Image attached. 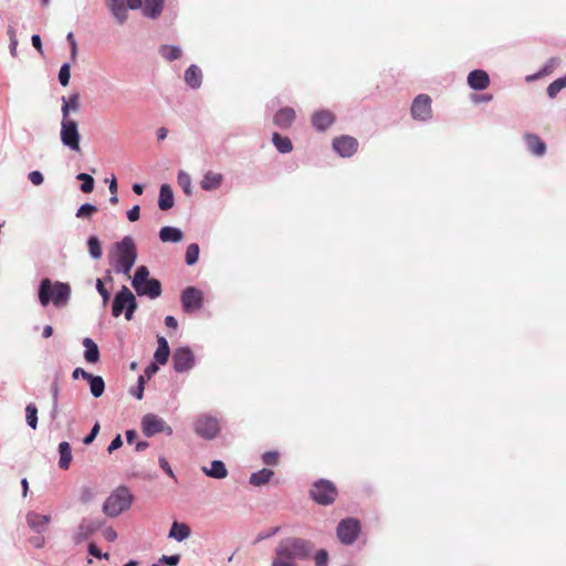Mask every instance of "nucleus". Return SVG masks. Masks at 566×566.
I'll return each mask as SVG.
<instances>
[{
    "label": "nucleus",
    "instance_id": "nucleus-19",
    "mask_svg": "<svg viewBox=\"0 0 566 566\" xmlns=\"http://www.w3.org/2000/svg\"><path fill=\"white\" fill-rule=\"evenodd\" d=\"M107 4L118 23L123 24L127 20L126 0H107Z\"/></svg>",
    "mask_w": 566,
    "mask_h": 566
},
{
    "label": "nucleus",
    "instance_id": "nucleus-49",
    "mask_svg": "<svg viewBox=\"0 0 566 566\" xmlns=\"http://www.w3.org/2000/svg\"><path fill=\"white\" fill-rule=\"evenodd\" d=\"M316 566H327L328 553L325 549H321L315 554L314 557Z\"/></svg>",
    "mask_w": 566,
    "mask_h": 566
},
{
    "label": "nucleus",
    "instance_id": "nucleus-5",
    "mask_svg": "<svg viewBox=\"0 0 566 566\" xmlns=\"http://www.w3.org/2000/svg\"><path fill=\"white\" fill-rule=\"evenodd\" d=\"M137 307L136 298L127 286H123L122 290L115 295L112 314L114 317H118L124 310L126 319H132L133 314Z\"/></svg>",
    "mask_w": 566,
    "mask_h": 566
},
{
    "label": "nucleus",
    "instance_id": "nucleus-55",
    "mask_svg": "<svg viewBox=\"0 0 566 566\" xmlns=\"http://www.w3.org/2000/svg\"><path fill=\"white\" fill-rule=\"evenodd\" d=\"M98 432H99V423L96 422L94 424V427L92 428L91 433L84 438L83 442L85 444L92 443L94 441V439L96 438Z\"/></svg>",
    "mask_w": 566,
    "mask_h": 566
},
{
    "label": "nucleus",
    "instance_id": "nucleus-1",
    "mask_svg": "<svg viewBox=\"0 0 566 566\" xmlns=\"http://www.w3.org/2000/svg\"><path fill=\"white\" fill-rule=\"evenodd\" d=\"M137 259V248L130 237H125L114 245L109 255L111 265L116 273L129 275L132 268Z\"/></svg>",
    "mask_w": 566,
    "mask_h": 566
},
{
    "label": "nucleus",
    "instance_id": "nucleus-64",
    "mask_svg": "<svg viewBox=\"0 0 566 566\" xmlns=\"http://www.w3.org/2000/svg\"><path fill=\"white\" fill-rule=\"evenodd\" d=\"M165 324L169 328H177V326H178L177 319L174 316H170V315L166 316Z\"/></svg>",
    "mask_w": 566,
    "mask_h": 566
},
{
    "label": "nucleus",
    "instance_id": "nucleus-14",
    "mask_svg": "<svg viewBox=\"0 0 566 566\" xmlns=\"http://www.w3.org/2000/svg\"><path fill=\"white\" fill-rule=\"evenodd\" d=\"M142 427L144 434L151 437L165 431V421L154 413H147L142 420Z\"/></svg>",
    "mask_w": 566,
    "mask_h": 566
},
{
    "label": "nucleus",
    "instance_id": "nucleus-8",
    "mask_svg": "<svg viewBox=\"0 0 566 566\" xmlns=\"http://www.w3.org/2000/svg\"><path fill=\"white\" fill-rule=\"evenodd\" d=\"M195 432L203 439H213L220 432V424L217 418L202 415L193 423Z\"/></svg>",
    "mask_w": 566,
    "mask_h": 566
},
{
    "label": "nucleus",
    "instance_id": "nucleus-36",
    "mask_svg": "<svg viewBox=\"0 0 566 566\" xmlns=\"http://www.w3.org/2000/svg\"><path fill=\"white\" fill-rule=\"evenodd\" d=\"M272 142L276 149L282 154H287L293 149L291 139L289 137L281 136L279 133L273 134Z\"/></svg>",
    "mask_w": 566,
    "mask_h": 566
},
{
    "label": "nucleus",
    "instance_id": "nucleus-24",
    "mask_svg": "<svg viewBox=\"0 0 566 566\" xmlns=\"http://www.w3.org/2000/svg\"><path fill=\"white\" fill-rule=\"evenodd\" d=\"M158 206L161 210H168L174 206V193L170 186L167 184L160 187Z\"/></svg>",
    "mask_w": 566,
    "mask_h": 566
},
{
    "label": "nucleus",
    "instance_id": "nucleus-31",
    "mask_svg": "<svg viewBox=\"0 0 566 566\" xmlns=\"http://www.w3.org/2000/svg\"><path fill=\"white\" fill-rule=\"evenodd\" d=\"M190 535V527L185 523L174 522L169 532V537L181 542Z\"/></svg>",
    "mask_w": 566,
    "mask_h": 566
},
{
    "label": "nucleus",
    "instance_id": "nucleus-12",
    "mask_svg": "<svg viewBox=\"0 0 566 566\" xmlns=\"http://www.w3.org/2000/svg\"><path fill=\"white\" fill-rule=\"evenodd\" d=\"M195 357L188 347H180L175 350L172 356L174 368L178 373H184L192 368Z\"/></svg>",
    "mask_w": 566,
    "mask_h": 566
},
{
    "label": "nucleus",
    "instance_id": "nucleus-41",
    "mask_svg": "<svg viewBox=\"0 0 566 566\" xmlns=\"http://www.w3.org/2000/svg\"><path fill=\"white\" fill-rule=\"evenodd\" d=\"M78 180L82 181V185H81V190L84 192V193H90L93 191L94 189V179L92 176L85 174V172H81L77 175L76 177Z\"/></svg>",
    "mask_w": 566,
    "mask_h": 566
},
{
    "label": "nucleus",
    "instance_id": "nucleus-46",
    "mask_svg": "<svg viewBox=\"0 0 566 566\" xmlns=\"http://www.w3.org/2000/svg\"><path fill=\"white\" fill-rule=\"evenodd\" d=\"M97 211V208L96 206L94 205H91V203H84L82 205L77 212H76V217L77 218H90L92 214H94L95 212Z\"/></svg>",
    "mask_w": 566,
    "mask_h": 566
},
{
    "label": "nucleus",
    "instance_id": "nucleus-6",
    "mask_svg": "<svg viewBox=\"0 0 566 566\" xmlns=\"http://www.w3.org/2000/svg\"><path fill=\"white\" fill-rule=\"evenodd\" d=\"M277 548L295 560V558L308 557L313 549V545L308 541L302 538H287L281 542Z\"/></svg>",
    "mask_w": 566,
    "mask_h": 566
},
{
    "label": "nucleus",
    "instance_id": "nucleus-48",
    "mask_svg": "<svg viewBox=\"0 0 566 566\" xmlns=\"http://www.w3.org/2000/svg\"><path fill=\"white\" fill-rule=\"evenodd\" d=\"M279 452L268 451L262 455V460L266 465H276L279 463Z\"/></svg>",
    "mask_w": 566,
    "mask_h": 566
},
{
    "label": "nucleus",
    "instance_id": "nucleus-44",
    "mask_svg": "<svg viewBox=\"0 0 566 566\" xmlns=\"http://www.w3.org/2000/svg\"><path fill=\"white\" fill-rule=\"evenodd\" d=\"M199 258V247L196 243H191L188 245L186 251V263L188 265H192L198 261Z\"/></svg>",
    "mask_w": 566,
    "mask_h": 566
},
{
    "label": "nucleus",
    "instance_id": "nucleus-47",
    "mask_svg": "<svg viewBox=\"0 0 566 566\" xmlns=\"http://www.w3.org/2000/svg\"><path fill=\"white\" fill-rule=\"evenodd\" d=\"M70 64L65 63L61 66L59 72V81L62 86H66L70 82Z\"/></svg>",
    "mask_w": 566,
    "mask_h": 566
},
{
    "label": "nucleus",
    "instance_id": "nucleus-58",
    "mask_svg": "<svg viewBox=\"0 0 566 566\" xmlns=\"http://www.w3.org/2000/svg\"><path fill=\"white\" fill-rule=\"evenodd\" d=\"M144 385H145V376H139L137 389L133 392L137 399L143 398Z\"/></svg>",
    "mask_w": 566,
    "mask_h": 566
},
{
    "label": "nucleus",
    "instance_id": "nucleus-11",
    "mask_svg": "<svg viewBox=\"0 0 566 566\" xmlns=\"http://www.w3.org/2000/svg\"><path fill=\"white\" fill-rule=\"evenodd\" d=\"M202 292L196 287L189 286L181 294V303L185 312L191 313L202 306Z\"/></svg>",
    "mask_w": 566,
    "mask_h": 566
},
{
    "label": "nucleus",
    "instance_id": "nucleus-3",
    "mask_svg": "<svg viewBox=\"0 0 566 566\" xmlns=\"http://www.w3.org/2000/svg\"><path fill=\"white\" fill-rule=\"evenodd\" d=\"M132 501L133 496L128 489L117 488L104 502L103 512L111 517H116L130 507Z\"/></svg>",
    "mask_w": 566,
    "mask_h": 566
},
{
    "label": "nucleus",
    "instance_id": "nucleus-30",
    "mask_svg": "<svg viewBox=\"0 0 566 566\" xmlns=\"http://www.w3.org/2000/svg\"><path fill=\"white\" fill-rule=\"evenodd\" d=\"M60 460L59 467L62 470H67L72 461V450L69 442L63 441L59 444Z\"/></svg>",
    "mask_w": 566,
    "mask_h": 566
},
{
    "label": "nucleus",
    "instance_id": "nucleus-15",
    "mask_svg": "<svg viewBox=\"0 0 566 566\" xmlns=\"http://www.w3.org/2000/svg\"><path fill=\"white\" fill-rule=\"evenodd\" d=\"M468 84L476 91L485 90L490 85V77L483 70H474L468 75Z\"/></svg>",
    "mask_w": 566,
    "mask_h": 566
},
{
    "label": "nucleus",
    "instance_id": "nucleus-18",
    "mask_svg": "<svg viewBox=\"0 0 566 566\" xmlns=\"http://www.w3.org/2000/svg\"><path fill=\"white\" fill-rule=\"evenodd\" d=\"M294 119L295 111L292 107H283L275 113L273 122L281 128H289Z\"/></svg>",
    "mask_w": 566,
    "mask_h": 566
},
{
    "label": "nucleus",
    "instance_id": "nucleus-39",
    "mask_svg": "<svg viewBox=\"0 0 566 566\" xmlns=\"http://www.w3.org/2000/svg\"><path fill=\"white\" fill-rule=\"evenodd\" d=\"M148 275H149V271H148L147 266H145V265L139 266L137 269V271L135 272V275H134V279L132 282L133 287L136 290L138 286L142 285V283L144 281L149 280Z\"/></svg>",
    "mask_w": 566,
    "mask_h": 566
},
{
    "label": "nucleus",
    "instance_id": "nucleus-51",
    "mask_svg": "<svg viewBox=\"0 0 566 566\" xmlns=\"http://www.w3.org/2000/svg\"><path fill=\"white\" fill-rule=\"evenodd\" d=\"M8 33L10 36V52H11L12 56H15L17 55V45H18L15 31L13 28H9Z\"/></svg>",
    "mask_w": 566,
    "mask_h": 566
},
{
    "label": "nucleus",
    "instance_id": "nucleus-28",
    "mask_svg": "<svg viewBox=\"0 0 566 566\" xmlns=\"http://www.w3.org/2000/svg\"><path fill=\"white\" fill-rule=\"evenodd\" d=\"M184 238L181 230L174 227H164L159 231V239L163 242H179Z\"/></svg>",
    "mask_w": 566,
    "mask_h": 566
},
{
    "label": "nucleus",
    "instance_id": "nucleus-61",
    "mask_svg": "<svg viewBox=\"0 0 566 566\" xmlns=\"http://www.w3.org/2000/svg\"><path fill=\"white\" fill-rule=\"evenodd\" d=\"M160 468L170 476H174V472L165 458H159Z\"/></svg>",
    "mask_w": 566,
    "mask_h": 566
},
{
    "label": "nucleus",
    "instance_id": "nucleus-21",
    "mask_svg": "<svg viewBox=\"0 0 566 566\" xmlns=\"http://www.w3.org/2000/svg\"><path fill=\"white\" fill-rule=\"evenodd\" d=\"M102 523L95 520L84 518L78 525L77 530V539H84L94 534L99 527Z\"/></svg>",
    "mask_w": 566,
    "mask_h": 566
},
{
    "label": "nucleus",
    "instance_id": "nucleus-56",
    "mask_svg": "<svg viewBox=\"0 0 566 566\" xmlns=\"http://www.w3.org/2000/svg\"><path fill=\"white\" fill-rule=\"evenodd\" d=\"M139 214H140V208L137 205L127 211V218L132 222L137 221L139 219Z\"/></svg>",
    "mask_w": 566,
    "mask_h": 566
},
{
    "label": "nucleus",
    "instance_id": "nucleus-7",
    "mask_svg": "<svg viewBox=\"0 0 566 566\" xmlns=\"http://www.w3.org/2000/svg\"><path fill=\"white\" fill-rule=\"evenodd\" d=\"M61 140L64 146L80 153V133L77 123L71 118H63L61 123Z\"/></svg>",
    "mask_w": 566,
    "mask_h": 566
},
{
    "label": "nucleus",
    "instance_id": "nucleus-29",
    "mask_svg": "<svg viewBox=\"0 0 566 566\" xmlns=\"http://www.w3.org/2000/svg\"><path fill=\"white\" fill-rule=\"evenodd\" d=\"M80 108L78 93L72 94L69 98L62 97V115L63 118H70V112H76Z\"/></svg>",
    "mask_w": 566,
    "mask_h": 566
},
{
    "label": "nucleus",
    "instance_id": "nucleus-22",
    "mask_svg": "<svg viewBox=\"0 0 566 566\" xmlns=\"http://www.w3.org/2000/svg\"><path fill=\"white\" fill-rule=\"evenodd\" d=\"M525 142L530 151L536 156H542L546 151L545 143L535 134H526Z\"/></svg>",
    "mask_w": 566,
    "mask_h": 566
},
{
    "label": "nucleus",
    "instance_id": "nucleus-4",
    "mask_svg": "<svg viewBox=\"0 0 566 566\" xmlns=\"http://www.w3.org/2000/svg\"><path fill=\"white\" fill-rule=\"evenodd\" d=\"M310 494L317 504L329 505L335 502L338 491L333 482L321 479L313 483Z\"/></svg>",
    "mask_w": 566,
    "mask_h": 566
},
{
    "label": "nucleus",
    "instance_id": "nucleus-27",
    "mask_svg": "<svg viewBox=\"0 0 566 566\" xmlns=\"http://www.w3.org/2000/svg\"><path fill=\"white\" fill-rule=\"evenodd\" d=\"M157 342L158 348L155 352L154 358L157 364L165 365L168 361L170 349L165 337L159 336Z\"/></svg>",
    "mask_w": 566,
    "mask_h": 566
},
{
    "label": "nucleus",
    "instance_id": "nucleus-54",
    "mask_svg": "<svg viewBox=\"0 0 566 566\" xmlns=\"http://www.w3.org/2000/svg\"><path fill=\"white\" fill-rule=\"evenodd\" d=\"M29 180L34 185V186H40L44 178H43V175L38 171V170H34V171H31L29 174Z\"/></svg>",
    "mask_w": 566,
    "mask_h": 566
},
{
    "label": "nucleus",
    "instance_id": "nucleus-16",
    "mask_svg": "<svg viewBox=\"0 0 566 566\" xmlns=\"http://www.w3.org/2000/svg\"><path fill=\"white\" fill-rule=\"evenodd\" d=\"M335 122V115L331 111H319L313 114L312 124L317 130H326Z\"/></svg>",
    "mask_w": 566,
    "mask_h": 566
},
{
    "label": "nucleus",
    "instance_id": "nucleus-43",
    "mask_svg": "<svg viewBox=\"0 0 566 566\" xmlns=\"http://www.w3.org/2000/svg\"><path fill=\"white\" fill-rule=\"evenodd\" d=\"M27 412V422L32 428L35 429L38 426V409L33 403H29L25 408Z\"/></svg>",
    "mask_w": 566,
    "mask_h": 566
},
{
    "label": "nucleus",
    "instance_id": "nucleus-63",
    "mask_svg": "<svg viewBox=\"0 0 566 566\" xmlns=\"http://www.w3.org/2000/svg\"><path fill=\"white\" fill-rule=\"evenodd\" d=\"M72 376H73L74 379H77L78 377H82V378L86 379L90 376V373L85 371L81 367H77V368L74 369Z\"/></svg>",
    "mask_w": 566,
    "mask_h": 566
},
{
    "label": "nucleus",
    "instance_id": "nucleus-60",
    "mask_svg": "<svg viewBox=\"0 0 566 566\" xmlns=\"http://www.w3.org/2000/svg\"><path fill=\"white\" fill-rule=\"evenodd\" d=\"M123 444V441H122V438L119 434H117L113 441L111 442V444L108 446V452L112 453L113 451L119 449Z\"/></svg>",
    "mask_w": 566,
    "mask_h": 566
},
{
    "label": "nucleus",
    "instance_id": "nucleus-2",
    "mask_svg": "<svg viewBox=\"0 0 566 566\" xmlns=\"http://www.w3.org/2000/svg\"><path fill=\"white\" fill-rule=\"evenodd\" d=\"M71 287L66 283L55 282L52 284L50 279H43L39 287V301L43 306L52 302L56 307H62L69 302Z\"/></svg>",
    "mask_w": 566,
    "mask_h": 566
},
{
    "label": "nucleus",
    "instance_id": "nucleus-50",
    "mask_svg": "<svg viewBox=\"0 0 566 566\" xmlns=\"http://www.w3.org/2000/svg\"><path fill=\"white\" fill-rule=\"evenodd\" d=\"M96 289H97L98 293L101 294V296L103 297L104 305L107 304V302L109 301V293L106 290V287L104 286V283L101 279H97V281H96Z\"/></svg>",
    "mask_w": 566,
    "mask_h": 566
},
{
    "label": "nucleus",
    "instance_id": "nucleus-25",
    "mask_svg": "<svg viewBox=\"0 0 566 566\" xmlns=\"http://www.w3.org/2000/svg\"><path fill=\"white\" fill-rule=\"evenodd\" d=\"M185 81L190 87L198 88L202 81L201 70L197 65H190L185 72Z\"/></svg>",
    "mask_w": 566,
    "mask_h": 566
},
{
    "label": "nucleus",
    "instance_id": "nucleus-26",
    "mask_svg": "<svg viewBox=\"0 0 566 566\" xmlns=\"http://www.w3.org/2000/svg\"><path fill=\"white\" fill-rule=\"evenodd\" d=\"M164 1L163 0H144L143 1V12L146 17L156 19L160 15L163 11Z\"/></svg>",
    "mask_w": 566,
    "mask_h": 566
},
{
    "label": "nucleus",
    "instance_id": "nucleus-45",
    "mask_svg": "<svg viewBox=\"0 0 566 566\" xmlns=\"http://www.w3.org/2000/svg\"><path fill=\"white\" fill-rule=\"evenodd\" d=\"M178 185L182 188L185 193L190 195L191 193V178L190 176L185 171H179L178 174Z\"/></svg>",
    "mask_w": 566,
    "mask_h": 566
},
{
    "label": "nucleus",
    "instance_id": "nucleus-52",
    "mask_svg": "<svg viewBox=\"0 0 566 566\" xmlns=\"http://www.w3.org/2000/svg\"><path fill=\"white\" fill-rule=\"evenodd\" d=\"M88 553L99 559H102V558L108 559L109 558V555L107 553L103 554L99 551V548L96 546V544H94V543H91L88 545Z\"/></svg>",
    "mask_w": 566,
    "mask_h": 566
},
{
    "label": "nucleus",
    "instance_id": "nucleus-34",
    "mask_svg": "<svg viewBox=\"0 0 566 566\" xmlns=\"http://www.w3.org/2000/svg\"><path fill=\"white\" fill-rule=\"evenodd\" d=\"M28 524L31 528L36 532H41V530L46 526L50 522L49 515H41L38 513H30L27 516Z\"/></svg>",
    "mask_w": 566,
    "mask_h": 566
},
{
    "label": "nucleus",
    "instance_id": "nucleus-59",
    "mask_svg": "<svg viewBox=\"0 0 566 566\" xmlns=\"http://www.w3.org/2000/svg\"><path fill=\"white\" fill-rule=\"evenodd\" d=\"M103 536L108 542H114L117 538V533L114 528L107 527L103 531Z\"/></svg>",
    "mask_w": 566,
    "mask_h": 566
},
{
    "label": "nucleus",
    "instance_id": "nucleus-32",
    "mask_svg": "<svg viewBox=\"0 0 566 566\" xmlns=\"http://www.w3.org/2000/svg\"><path fill=\"white\" fill-rule=\"evenodd\" d=\"M205 473L213 479H224L228 470L222 461L214 460L211 462L210 469L203 468Z\"/></svg>",
    "mask_w": 566,
    "mask_h": 566
},
{
    "label": "nucleus",
    "instance_id": "nucleus-13",
    "mask_svg": "<svg viewBox=\"0 0 566 566\" xmlns=\"http://www.w3.org/2000/svg\"><path fill=\"white\" fill-rule=\"evenodd\" d=\"M333 148L339 156L350 157L357 151L358 142L352 136L343 135L333 140Z\"/></svg>",
    "mask_w": 566,
    "mask_h": 566
},
{
    "label": "nucleus",
    "instance_id": "nucleus-40",
    "mask_svg": "<svg viewBox=\"0 0 566 566\" xmlns=\"http://www.w3.org/2000/svg\"><path fill=\"white\" fill-rule=\"evenodd\" d=\"M88 252L94 259H99L102 256V248L97 237L92 235L87 241Z\"/></svg>",
    "mask_w": 566,
    "mask_h": 566
},
{
    "label": "nucleus",
    "instance_id": "nucleus-33",
    "mask_svg": "<svg viewBox=\"0 0 566 566\" xmlns=\"http://www.w3.org/2000/svg\"><path fill=\"white\" fill-rule=\"evenodd\" d=\"M274 472L270 469H262L258 472H254L250 476V483L254 486H261L270 482Z\"/></svg>",
    "mask_w": 566,
    "mask_h": 566
},
{
    "label": "nucleus",
    "instance_id": "nucleus-10",
    "mask_svg": "<svg viewBox=\"0 0 566 566\" xmlns=\"http://www.w3.org/2000/svg\"><path fill=\"white\" fill-rule=\"evenodd\" d=\"M431 98L429 95H418L411 105V115L417 120H427L431 117Z\"/></svg>",
    "mask_w": 566,
    "mask_h": 566
},
{
    "label": "nucleus",
    "instance_id": "nucleus-35",
    "mask_svg": "<svg viewBox=\"0 0 566 566\" xmlns=\"http://www.w3.org/2000/svg\"><path fill=\"white\" fill-rule=\"evenodd\" d=\"M86 380L90 382L91 394L98 398L103 395L105 389V382L101 376H94L90 374V376L86 378Z\"/></svg>",
    "mask_w": 566,
    "mask_h": 566
},
{
    "label": "nucleus",
    "instance_id": "nucleus-38",
    "mask_svg": "<svg viewBox=\"0 0 566 566\" xmlns=\"http://www.w3.org/2000/svg\"><path fill=\"white\" fill-rule=\"evenodd\" d=\"M564 87H566V75L552 82L547 87V94L554 98Z\"/></svg>",
    "mask_w": 566,
    "mask_h": 566
},
{
    "label": "nucleus",
    "instance_id": "nucleus-9",
    "mask_svg": "<svg viewBox=\"0 0 566 566\" xmlns=\"http://www.w3.org/2000/svg\"><path fill=\"white\" fill-rule=\"evenodd\" d=\"M360 532V523L358 520L348 517L342 520L337 526V537L345 545L353 544Z\"/></svg>",
    "mask_w": 566,
    "mask_h": 566
},
{
    "label": "nucleus",
    "instance_id": "nucleus-62",
    "mask_svg": "<svg viewBox=\"0 0 566 566\" xmlns=\"http://www.w3.org/2000/svg\"><path fill=\"white\" fill-rule=\"evenodd\" d=\"M158 370V367L155 363L150 364L144 371L145 379H150V377Z\"/></svg>",
    "mask_w": 566,
    "mask_h": 566
},
{
    "label": "nucleus",
    "instance_id": "nucleus-42",
    "mask_svg": "<svg viewBox=\"0 0 566 566\" xmlns=\"http://www.w3.org/2000/svg\"><path fill=\"white\" fill-rule=\"evenodd\" d=\"M272 566H296V564L291 557L276 548V557L274 558Z\"/></svg>",
    "mask_w": 566,
    "mask_h": 566
},
{
    "label": "nucleus",
    "instance_id": "nucleus-20",
    "mask_svg": "<svg viewBox=\"0 0 566 566\" xmlns=\"http://www.w3.org/2000/svg\"><path fill=\"white\" fill-rule=\"evenodd\" d=\"M223 181V176L220 172L207 171L200 182L203 190L211 191L218 189Z\"/></svg>",
    "mask_w": 566,
    "mask_h": 566
},
{
    "label": "nucleus",
    "instance_id": "nucleus-57",
    "mask_svg": "<svg viewBox=\"0 0 566 566\" xmlns=\"http://www.w3.org/2000/svg\"><path fill=\"white\" fill-rule=\"evenodd\" d=\"M67 41H69L70 46H71L72 59L75 60L76 59V54H77V44H76L75 38H74L72 32H70L67 34Z\"/></svg>",
    "mask_w": 566,
    "mask_h": 566
},
{
    "label": "nucleus",
    "instance_id": "nucleus-53",
    "mask_svg": "<svg viewBox=\"0 0 566 566\" xmlns=\"http://www.w3.org/2000/svg\"><path fill=\"white\" fill-rule=\"evenodd\" d=\"M180 560V555H171V556H166L164 555L161 558H160V563L165 564V565H169V566H176L178 565Z\"/></svg>",
    "mask_w": 566,
    "mask_h": 566
},
{
    "label": "nucleus",
    "instance_id": "nucleus-17",
    "mask_svg": "<svg viewBox=\"0 0 566 566\" xmlns=\"http://www.w3.org/2000/svg\"><path fill=\"white\" fill-rule=\"evenodd\" d=\"M138 295H147L150 298H156L161 294V284L156 279L144 281L136 290Z\"/></svg>",
    "mask_w": 566,
    "mask_h": 566
},
{
    "label": "nucleus",
    "instance_id": "nucleus-37",
    "mask_svg": "<svg viewBox=\"0 0 566 566\" xmlns=\"http://www.w3.org/2000/svg\"><path fill=\"white\" fill-rule=\"evenodd\" d=\"M160 54L168 61L178 60L181 56V50L174 45H163Z\"/></svg>",
    "mask_w": 566,
    "mask_h": 566
},
{
    "label": "nucleus",
    "instance_id": "nucleus-23",
    "mask_svg": "<svg viewBox=\"0 0 566 566\" xmlns=\"http://www.w3.org/2000/svg\"><path fill=\"white\" fill-rule=\"evenodd\" d=\"M83 346L85 347L84 358L87 363L96 364L99 360V350L93 339L86 337L83 339Z\"/></svg>",
    "mask_w": 566,
    "mask_h": 566
}]
</instances>
